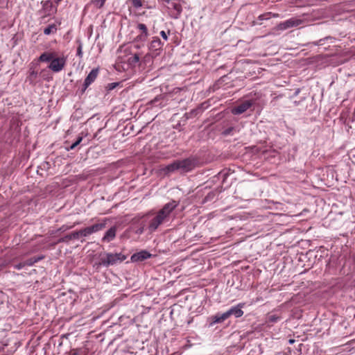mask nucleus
Segmentation results:
<instances>
[{"instance_id": "1", "label": "nucleus", "mask_w": 355, "mask_h": 355, "mask_svg": "<svg viewBox=\"0 0 355 355\" xmlns=\"http://www.w3.org/2000/svg\"><path fill=\"white\" fill-rule=\"evenodd\" d=\"M179 205V202L171 200L165 204L155 216L149 219L148 222V229L150 232H153L162 224L170 220L171 216L173 210Z\"/></svg>"}, {"instance_id": "2", "label": "nucleus", "mask_w": 355, "mask_h": 355, "mask_svg": "<svg viewBox=\"0 0 355 355\" xmlns=\"http://www.w3.org/2000/svg\"><path fill=\"white\" fill-rule=\"evenodd\" d=\"M38 60L42 62H49L48 68L54 73L61 71L66 65L67 58L64 55L58 56L54 51H45L40 55Z\"/></svg>"}, {"instance_id": "3", "label": "nucleus", "mask_w": 355, "mask_h": 355, "mask_svg": "<svg viewBox=\"0 0 355 355\" xmlns=\"http://www.w3.org/2000/svg\"><path fill=\"white\" fill-rule=\"evenodd\" d=\"M196 159L193 157H189L181 160H175L166 166L163 171L165 175H169L175 171L186 173L193 170L196 166Z\"/></svg>"}, {"instance_id": "4", "label": "nucleus", "mask_w": 355, "mask_h": 355, "mask_svg": "<svg viewBox=\"0 0 355 355\" xmlns=\"http://www.w3.org/2000/svg\"><path fill=\"white\" fill-rule=\"evenodd\" d=\"M105 257H102L98 265H102L105 267L116 265L123 262L126 259L127 257L121 252L119 253H105Z\"/></svg>"}, {"instance_id": "5", "label": "nucleus", "mask_w": 355, "mask_h": 355, "mask_svg": "<svg viewBox=\"0 0 355 355\" xmlns=\"http://www.w3.org/2000/svg\"><path fill=\"white\" fill-rule=\"evenodd\" d=\"M304 21L302 19L298 18H291L287 19L278 25V29L281 31H284L293 27H297L301 24H302Z\"/></svg>"}, {"instance_id": "6", "label": "nucleus", "mask_w": 355, "mask_h": 355, "mask_svg": "<svg viewBox=\"0 0 355 355\" xmlns=\"http://www.w3.org/2000/svg\"><path fill=\"white\" fill-rule=\"evenodd\" d=\"M105 227V223H96L92 226L80 230L83 237L88 236L90 234L99 232Z\"/></svg>"}, {"instance_id": "7", "label": "nucleus", "mask_w": 355, "mask_h": 355, "mask_svg": "<svg viewBox=\"0 0 355 355\" xmlns=\"http://www.w3.org/2000/svg\"><path fill=\"white\" fill-rule=\"evenodd\" d=\"M254 103L252 100H247L237 106L234 107L232 110V113L233 114H241L248 110Z\"/></svg>"}, {"instance_id": "8", "label": "nucleus", "mask_w": 355, "mask_h": 355, "mask_svg": "<svg viewBox=\"0 0 355 355\" xmlns=\"http://www.w3.org/2000/svg\"><path fill=\"white\" fill-rule=\"evenodd\" d=\"M98 71H99L98 69V68H95V69H93L89 72V73L87 75V76L85 79V81H84V83H83V85L82 93H84L85 92V90L87 89V88L92 83L94 82V80L96 79V78H97V76L98 75Z\"/></svg>"}, {"instance_id": "9", "label": "nucleus", "mask_w": 355, "mask_h": 355, "mask_svg": "<svg viewBox=\"0 0 355 355\" xmlns=\"http://www.w3.org/2000/svg\"><path fill=\"white\" fill-rule=\"evenodd\" d=\"M163 44L161 42L160 39L158 37H153L152 41L148 45V50L152 53H155V55H159L160 51L162 49Z\"/></svg>"}, {"instance_id": "10", "label": "nucleus", "mask_w": 355, "mask_h": 355, "mask_svg": "<svg viewBox=\"0 0 355 355\" xmlns=\"http://www.w3.org/2000/svg\"><path fill=\"white\" fill-rule=\"evenodd\" d=\"M151 257V254L146 250H141L139 252L135 253L131 256V261L132 262L142 261Z\"/></svg>"}, {"instance_id": "11", "label": "nucleus", "mask_w": 355, "mask_h": 355, "mask_svg": "<svg viewBox=\"0 0 355 355\" xmlns=\"http://www.w3.org/2000/svg\"><path fill=\"white\" fill-rule=\"evenodd\" d=\"M243 306V304H239L237 306H232L231 309L226 311L227 317L229 318L232 315L236 318L241 317L243 315V311L241 309Z\"/></svg>"}, {"instance_id": "12", "label": "nucleus", "mask_w": 355, "mask_h": 355, "mask_svg": "<svg viewBox=\"0 0 355 355\" xmlns=\"http://www.w3.org/2000/svg\"><path fill=\"white\" fill-rule=\"evenodd\" d=\"M227 318H228V317H227L226 312L223 313H218L216 315H212L210 318V320H211L210 325L212 326L216 323H221Z\"/></svg>"}, {"instance_id": "13", "label": "nucleus", "mask_w": 355, "mask_h": 355, "mask_svg": "<svg viewBox=\"0 0 355 355\" xmlns=\"http://www.w3.org/2000/svg\"><path fill=\"white\" fill-rule=\"evenodd\" d=\"M116 227H112L110 228L105 234L104 236L102 239L103 242H110L112 241L116 236Z\"/></svg>"}, {"instance_id": "14", "label": "nucleus", "mask_w": 355, "mask_h": 355, "mask_svg": "<svg viewBox=\"0 0 355 355\" xmlns=\"http://www.w3.org/2000/svg\"><path fill=\"white\" fill-rule=\"evenodd\" d=\"M42 8L46 15H51L56 12V8H55L53 5V3L49 1H45L43 3Z\"/></svg>"}, {"instance_id": "15", "label": "nucleus", "mask_w": 355, "mask_h": 355, "mask_svg": "<svg viewBox=\"0 0 355 355\" xmlns=\"http://www.w3.org/2000/svg\"><path fill=\"white\" fill-rule=\"evenodd\" d=\"M140 59L139 53H130L128 54V57L126 59V62L131 66H135L137 63L139 62Z\"/></svg>"}, {"instance_id": "16", "label": "nucleus", "mask_w": 355, "mask_h": 355, "mask_svg": "<svg viewBox=\"0 0 355 355\" xmlns=\"http://www.w3.org/2000/svg\"><path fill=\"white\" fill-rule=\"evenodd\" d=\"M80 237H83L82 234H80V230L71 232L70 234L66 236L64 239H60V241H64L65 239H78Z\"/></svg>"}, {"instance_id": "17", "label": "nucleus", "mask_w": 355, "mask_h": 355, "mask_svg": "<svg viewBox=\"0 0 355 355\" xmlns=\"http://www.w3.org/2000/svg\"><path fill=\"white\" fill-rule=\"evenodd\" d=\"M37 77V72L31 68L29 70V74L27 76V80L30 82V83H34L35 79Z\"/></svg>"}, {"instance_id": "18", "label": "nucleus", "mask_w": 355, "mask_h": 355, "mask_svg": "<svg viewBox=\"0 0 355 355\" xmlns=\"http://www.w3.org/2000/svg\"><path fill=\"white\" fill-rule=\"evenodd\" d=\"M43 258H44L43 256L31 257V258L27 259L26 261H25L24 262L26 263V266H31L34 263H35L38 262L39 261L42 260Z\"/></svg>"}, {"instance_id": "19", "label": "nucleus", "mask_w": 355, "mask_h": 355, "mask_svg": "<svg viewBox=\"0 0 355 355\" xmlns=\"http://www.w3.org/2000/svg\"><path fill=\"white\" fill-rule=\"evenodd\" d=\"M57 30L55 24H51L44 29V33L45 35H50L51 33H55Z\"/></svg>"}, {"instance_id": "20", "label": "nucleus", "mask_w": 355, "mask_h": 355, "mask_svg": "<svg viewBox=\"0 0 355 355\" xmlns=\"http://www.w3.org/2000/svg\"><path fill=\"white\" fill-rule=\"evenodd\" d=\"M157 55H155V53L150 51L149 53H146L143 60L144 62H150L153 60V59L155 57H157Z\"/></svg>"}, {"instance_id": "21", "label": "nucleus", "mask_w": 355, "mask_h": 355, "mask_svg": "<svg viewBox=\"0 0 355 355\" xmlns=\"http://www.w3.org/2000/svg\"><path fill=\"white\" fill-rule=\"evenodd\" d=\"M83 140V137H78L76 141L73 143L71 146L66 147L67 151L73 150L77 146H78Z\"/></svg>"}, {"instance_id": "22", "label": "nucleus", "mask_w": 355, "mask_h": 355, "mask_svg": "<svg viewBox=\"0 0 355 355\" xmlns=\"http://www.w3.org/2000/svg\"><path fill=\"white\" fill-rule=\"evenodd\" d=\"M137 28L141 32V33L144 35H148V31L146 26L144 24H138Z\"/></svg>"}, {"instance_id": "23", "label": "nucleus", "mask_w": 355, "mask_h": 355, "mask_svg": "<svg viewBox=\"0 0 355 355\" xmlns=\"http://www.w3.org/2000/svg\"><path fill=\"white\" fill-rule=\"evenodd\" d=\"M148 37V35H144V34L141 33L136 37L135 42H140L144 44Z\"/></svg>"}, {"instance_id": "24", "label": "nucleus", "mask_w": 355, "mask_h": 355, "mask_svg": "<svg viewBox=\"0 0 355 355\" xmlns=\"http://www.w3.org/2000/svg\"><path fill=\"white\" fill-rule=\"evenodd\" d=\"M235 130L234 127H230L222 132V135L225 137L233 135V132Z\"/></svg>"}, {"instance_id": "25", "label": "nucleus", "mask_w": 355, "mask_h": 355, "mask_svg": "<svg viewBox=\"0 0 355 355\" xmlns=\"http://www.w3.org/2000/svg\"><path fill=\"white\" fill-rule=\"evenodd\" d=\"M131 1L135 8H141L143 6L141 0H131Z\"/></svg>"}, {"instance_id": "26", "label": "nucleus", "mask_w": 355, "mask_h": 355, "mask_svg": "<svg viewBox=\"0 0 355 355\" xmlns=\"http://www.w3.org/2000/svg\"><path fill=\"white\" fill-rule=\"evenodd\" d=\"M106 0H94L93 3L98 6V8H101Z\"/></svg>"}, {"instance_id": "27", "label": "nucleus", "mask_w": 355, "mask_h": 355, "mask_svg": "<svg viewBox=\"0 0 355 355\" xmlns=\"http://www.w3.org/2000/svg\"><path fill=\"white\" fill-rule=\"evenodd\" d=\"M119 85V83H112L107 85V90H112L114 88H116Z\"/></svg>"}, {"instance_id": "28", "label": "nucleus", "mask_w": 355, "mask_h": 355, "mask_svg": "<svg viewBox=\"0 0 355 355\" xmlns=\"http://www.w3.org/2000/svg\"><path fill=\"white\" fill-rule=\"evenodd\" d=\"M26 265V263L24 261V262H21L18 264H16L15 265V268L17 269V270H21V268H23L24 267H25Z\"/></svg>"}, {"instance_id": "29", "label": "nucleus", "mask_w": 355, "mask_h": 355, "mask_svg": "<svg viewBox=\"0 0 355 355\" xmlns=\"http://www.w3.org/2000/svg\"><path fill=\"white\" fill-rule=\"evenodd\" d=\"M144 232V226H141L135 230V234H141Z\"/></svg>"}, {"instance_id": "30", "label": "nucleus", "mask_w": 355, "mask_h": 355, "mask_svg": "<svg viewBox=\"0 0 355 355\" xmlns=\"http://www.w3.org/2000/svg\"><path fill=\"white\" fill-rule=\"evenodd\" d=\"M77 55L79 56V57H82L83 55V51H82V46L81 45H79V46L78 47V49H77Z\"/></svg>"}, {"instance_id": "31", "label": "nucleus", "mask_w": 355, "mask_h": 355, "mask_svg": "<svg viewBox=\"0 0 355 355\" xmlns=\"http://www.w3.org/2000/svg\"><path fill=\"white\" fill-rule=\"evenodd\" d=\"M160 35L162 36V37L165 40H168V36L166 33V32L164 31H162L160 32Z\"/></svg>"}, {"instance_id": "32", "label": "nucleus", "mask_w": 355, "mask_h": 355, "mask_svg": "<svg viewBox=\"0 0 355 355\" xmlns=\"http://www.w3.org/2000/svg\"><path fill=\"white\" fill-rule=\"evenodd\" d=\"M278 318H279L278 317H275L274 315H272V316L270 317V321L275 322H277L278 320Z\"/></svg>"}, {"instance_id": "33", "label": "nucleus", "mask_w": 355, "mask_h": 355, "mask_svg": "<svg viewBox=\"0 0 355 355\" xmlns=\"http://www.w3.org/2000/svg\"><path fill=\"white\" fill-rule=\"evenodd\" d=\"M144 46V44L142 43L141 44H134L133 46L136 49H140L141 46Z\"/></svg>"}, {"instance_id": "34", "label": "nucleus", "mask_w": 355, "mask_h": 355, "mask_svg": "<svg viewBox=\"0 0 355 355\" xmlns=\"http://www.w3.org/2000/svg\"><path fill=\"white\" fill-rule=\"evenodd\" d=\"M180 7V6L179 4H175L174 6V8L176 9V10H179Z\"/></svg>"}, {"instance_id": "35", "label": "nucleus", "mask_w": 355, "mask_h": 355, "mask_svg": "<svg viewBox=\"0 0 355 355\" xmlns=\"http://www.w3.org/2000/svg\"><path fill=\"white\" fill-rule=\"evenodd\" d=\"M288 342L290 344H293L295 342V340L293 339H290Z\"/></svg>"}, {"instance_id": "36", "label": "nucleus", "mask_w": 355, "mask_h": 355, "mask_svg": "<svg viewBox=\"0 0 355 355\" xmlns=\"http://www.w3.org/2000/svg\"><path fill=\"white\" fill-rule=\"evenodd\" d=\"M227 173H223L222 174V176H223L222 178H227Z\"/></svg>"}, {"instance_id": "37", "label": "nucleus", "mask_w": 355, "mask_h": 355, "mask_svg": "<svg viewBox=\"0 0 355 355\" xmlns=\"http://www.w3.org/2000/svg\"><path fill=\"white\" fill-rule=\"evenodd\" d=\"M259 18H260L261 20H263L264 19L263 15H260Z\"/></svg>"}, {"instance_id": "38", "label": "nucleus", "mask_w": 355, "mask_h": 355, "mask_svg": "<svg viewBox=\"0 0 355 355\" xmlns=\"http://www.w3.org/2000/svg\"><path fill=\"white\" fill-rule=\"evenodd\" d=\"M155 101H157V98H154V100L152 101V103H154Z\"/></svg>"}]
</instances>
